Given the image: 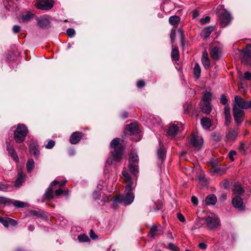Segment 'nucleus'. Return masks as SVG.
<instances>
[{
	"instance_id": "obj_34",
	"label": "nucleus",
	"mask_w": 251,
	"mask_h": 251,
	"mask_svg": "<svg viewBox=\"0 0 251 251\" xmlns=\"http://www.w3.org/2000/svg\"><path fill=\"white\" fill-rule=\"evenodd\" d=\"M34 167V162L33 159H29L26 163V169L27 172H31Z\"/></svg>"
},
{
	"instance_id": "obj_58",
	"label": "nucleus",
	"mask_w": 251,
	"mask_h": 251,
	"mask_svg": "<svg viewBox=\"0 0 251 251\" xmlns=\"http://www.w3.org/2000/svg\"><path fill=\"white\" fill-rule=\"evenodd\" d=\"M177 218L181 222H184L185 221V219L184 218V217L183 216V215L182 214H181V213H178L177 214Z\"/></svg>"
},
{
	"instance_id": "obj_49",
	"label": "nucleus",
	"mask_w": 251,
	"mask_h": 251,
	"mask_svg": "<svg viewBox=\"0 0 251 251\" xmlns=\"http://www.w3.org/2000/svg\"><path fill=\"white\" fill-rule=\"evenodd\" d=\"M176 38V31L175 30H172L170 34V38L171 40V42L172 43V47H173V42L175 40Z\"/></svg>"
},
{
	"instance_id": "obj_64",
	"label": "nucleus",
	"mask_w": 251,
	"mask_h": 251,
	"mask_svg": "<svg viewBox=\"0 0 251 251\" xmlns=\"http://www.w3.org/2000/svg\"><path fill=\"white\" fill-rule=\"evenodd\" d=\"M90 236L91 238L93 239H96L98 237L97 235L95 233V232L92 230H91L90 231Z\"/></svg>"
},
{
	"instance_id": "obj_33",
	"label": "nucleus",
	"mask_w": 251,
	"mask_h": 251,
	"mask_svg": "<svg viewBox=\"0 0 251 251\" xmlns=\"http://www.w3.org/2000/svg\"><path fill=\"white\" fill-rule=\"evenodd\" d=\"M207 53H206V55H203L202 58H201V62L202 63L204 66V67L206 69H208L209 68L210 66V61L209 59L208 58Z\"/></svg>"
},
{
	"instance_id": "obj_52",
	"label": "nucleus",
	"mask_w": 251,
	"mask_h": 251,
	"mask_svg": "<svg viewBox=\"0 0 251 251\" xmlns=\"http://www.w3.org/2000/svg\"><path fill=\"white\" fill-rule=\"evenodd\" d=\"M210 18L209 16H206L204 18H202L201 19V23L202 24H205L208 23L210 21Z\"/></svg>"
},
{
	"instance_id": "obj_27",
	"label": "nucleus",
	"mask_w": 251,
	"mask_h": 251,
	"mask_svg": "<svg viewBox=\"0 0 251 251\" xmlns=\"http://www.w3.org/2000/svg\"><path fill=\"white\" fill-rule=\"evenodd\" d=\"M29 150L30 153L33 154L35 156H37L39 154L40 151L38 149V146L35 143L30 145Z\"/></svg>"
},
{
	"instance_id": "obj_23",
	"label": "nucleus",
	"mask_w": 251,
	"mask_h": 251,
	"mask_svg": "<svg viewBox=\"0 0 251 251\" xmlns=\"http://www.w3.org/2000/svg\"><path fill=\"white\" fill-rule=\"evenodd\" d=\"M221 49L219 47H214L210 51V54L211 57L213 59H218L220 57V53H221Z\"/></svg>"
},
{
	"instance_id": "obj_39",
	"label": "nucleus",
	"mask_w": 251,
	"mask_h": 251,
	"mask_svg": "<svg viewBox=\"0 0 251 251\" xmlns=\"http://www.w3.org/2000/svg\"><path fill=\"white\" fill-rule=\"evenodd\" d=\"M9 154L15 160L18 159V155L14 148L8 151Z\"/></svg>"
},
{
	"instance_id": "obj_59",
	"label": "nucleus",
	"mask_w": 251,
	"mask_h": 251,
	"mask_svg": "<svg viewBox=\"0 0 251 251\" xmlns=\"http://www.w3.org/2000/svg\"><path fill=\"white\" fill-rule=\"evenodd\" d=\"M191 201L194 205H197L198 203V200L195 196H192L191 198Z\"/></svg>"
},
{
	"instance_id": "obj_8",
	"label": "nucleus",
	"mask_w": 251,
	"mask_h": 251,
	"mask_svg": "<svg viewBox=\"0 0 251 251\" xmlns=\"http://www.w3.org/2000/svg\"><path fill=\"white\" fill-rule=\"evenodd\" d=\"M234 105H236L241 109H249L251 107V100H246L239 96H235L234 97Z\"/></svg>"
},
{
	"instance_id": "obj_24",
	"label": "nucleus",
	"mask_w": 251,
	"mask_h": 251,
	"mask_svg": "<svg viewBox=\"0 0 251 251\" xmlns=\"http://www.w3.org/2000/svg\"><path fill=\"white\" fill-rule=\"evenodd\" d=\"M209 172L216 173L220 175H223L225 171L224 168L221 166H213L209 171Z\"/></svg>"
},
{
	"instance_id": "obj_22",
	"label": "nucleus",
	"mask_w": 251,
	"mask_h": 251,
	"mask_svg": "<svg viewBox=\"0 0 251 251\" xmlns=\"http://www.w3.org/2000/svg\"><path fill=\"white\" fill-rule=\"evenodd\" d=\"M232 190L236 196H241L244 192V190L242 186L237 183H235Z\"/></svg>"
},
{
	"instance_id": "obj_29",
	"label": "nucleus",
	"mask_w": 251,
	"mask_h": 251,
	"mask_svg": "<svg viewBox=\"0 0 251 251\" xmlns=\"http://www.w3.org/2000/svg\"><path fill=\"white\" fill-rule=\"evenodd\" d=\"M33 17V14L30 12H27L25 14L21 16V20L23 22H27L32 19Z\"/></svg>"
},
{
	"instance_id": "obj_55",
	"label": "nucleus",
	"mask_w": 251,
	"mask_h": 251,
	"mask_svg": "<svg viewBox=\"0 0 251 251\" xmlns=\"http://www.w3.org/2000/svg\"><path fill=\"white\" fill-rule=\"evenodd\" d=\"M8 225H11L13 226H15L17 224V222L16 221H15L13 219H12L11 218H8Z\"/></svg>"
},
{
	"instance_id": "obj_11",
	"label": "nucleus",
	"mask_w": 251,
	"mask_h": 251,
	"mask_svg": "<svg viewBox=\"0 0 251 251\" xmlns=\"http://www.w3.org/2000/svg\"><path fill=\"white\" fill-rule=\"evenodd\" d=\"M36 6L39 9L48 10L52 7L53 1L51 0H39Z\"/></svg>"
},
{
	"instance_id": "obj_25",
	"label": "nucleus",
	"mask_w": 251,
	"mask_h": 251,
	"mask_svg": "<svg viewBox=\"0 0 251 251\" xmlns=\"http://www.w3.org/2000/svg\"><path fill=\"white\" fill-rule=\"evenodd\" d=\"M201 125L204 129H208L212 126L211 120L208 118H203L201 120Z\"/></svg>"
},
{
	"instance_id": "obj_50",
	"label": "nucleus",
	"mask_w": 251,
	"mask_h": 251,
	"mask_svg": "<svg viewBox=\"0 0 251 251\" xmlns=\"http://www.w3.org/2000/svg\"><path fill=\"white\" fill-rule=\"evenodd\" d=\"M212 137L213 140L216 141H220L221 140V136L219 134L216 133H212Z\"/></svg>"
},
{
	"instance_id": "obj_5",
	"label": "nucleus",
	"mask_w": 251,
	"mask_h": 251,
	"mask_svg": "<svg viewBox=\"0 0 251 251\" xmlns=\"http://www.w3.org/2000/svg\"><path fill=\"white\" fill-rule=\"evenodd\" d=\"M138 156L137 153L131 151L129 158V169L132 174L136 175L138 173Z\"/></svg>"
},
{
	"instance_id": "obj_38",
	"label": "nucleus",
	"mask_w": 251,
	"mask_h": 251,
	"mask_svg": "<svg viewBox=\"0 0 251 251\" xmlns=\"http://www.w3.org/2000/svg\"><path fill=\"white\" fill-rule=\"evenodd\" d=\"M78 240L81 242H86L88 241V237L85 234H80L78 236Z\"/></svg>"
},
{
	"instance_id": "obj_15",
	"label": "nucleus",
	"mask_w": 251,
	"mask_h": 251,
	"mask_svg": "<svg viewBox=\"0 0 251 251\" xmlns=\"http://www.w3.org/2000/svg\"><path fill=\"white\" fill-rule=\"evenodd\" d=\"M232 202L233 206L240 209H243L244 206L243 205V201L242 199L240 196H235L232 200Z\"/></svg>"
},
{
	"instance_id": "obj_3",
	"label": "nucleus",
	"mask_w": 251,
	"mask_h": 251,
	"mask_svg": "<svg viewBox=\"0 0 251 251\" xmlns=\"http://www.w3.org/2000/svg\"><path fill=\"white\" fill-rule=\"evenodd\" d=\"M28 133V129L25 125L19 124L14 133V139L17 143L24 142Z\"/></svg>"
},
{
	"instance_id": "obj_47",
	"label": "nucleus",
	"mask_w": 251,
	"mask_h": 251,
	"mask_svg": "<svg viewBox=\"0 0 251 251\" xmlns=\"http://www.w3.org/2000/svg\"><path fill=\"white\" fill-rule=\"evenodd\" d=\"M236 151H230L228 154L229 158L231 161L234 160L233 156L236 154Z\"/></svg>"
},
{
	"instance_id": "obj_48",
	"label": "nucleus",
	"mask_w": 251,
	"mask_h": 251,
	"mask_svg": "<svg viewBox=\"0 0 251 251\" xmlns=\"http://www.w3.org/2000/svg\"><path fill=\"white\" fill-rule=\"evenodd\" d=\"M225 116H230V107L228 105H226L224 107Z\"/></svg>"
},
{
	"instance_id": "obj_56",
	"label": "nucleus",
	"mask_w": 251,
	"mask_h": 251,
	"mask_svg": "<svg viewBox=\"0 0 251 251\" xmlns=\"http://www.w3.org/2000/svg\"><path fill=\"white\" fill-rule=\"evenodd\" d=\"M231 116H225V125L226 126H228L230 124Z\"/></svg>"
},
{
	"instance_id": "obj_17",
	"label": "nucleus",
	"mask_w": 251,
	"mask_h": 251,
	"mask_svg": "<svg viewBox=\"0 0 251 251\" xmlns=\"http://www.w3.org/2000/svg\"><path fill=\"white\" fill-rule=\"evenodd\" d=\"M82 136V133L76 131L74 132L70 138V141L72 144H76L80 141Z\"/></svg>"
},
{
	"instance_id": "obj_53",
	"label": "nucleus",
	"mask_w": 251,
	"mask_h": 251,
	"mask_svg": "<svg viewBox=\"0 0 251 251\" xmlns=\"http://www.w3.org/2000/svg\"><path fill=\"white\" fill-rule=\"evenodd\" d=\"M30 214L32 216H36V217H40L41 216V214L39 213V212L36 210H32L30 212Z\"/></svg>"
},
{
	"instance_id": "obj_28",
	"label": "nucleus",
	"mask_w": 251,
	"mask_h": 251,
	"mask_svg": "<svg viewBox=\"0 0 251 251\" xmlns=\"http://www.w3.org/2000/svg\"><path fill=\"white\" fill-rule=\"evenodd\" d=\"M52 185H50L47 189V191L44 194L43 197L44 200L45 199H51L53 198V189L51 187Z\"/></svg>"
},
{
	"instance_id": "obj_46",
	"label": "nucleus",
	"mask_w": 251,
	"mask_h": 251,
	"mask_svg": "<svg viewBox=\"0 0 251 251\" xmlns=\"http://www.w3.org/2000/svg\"><path fill=\"white\" fill-rule=\"evenodd\" d=\"M93 198L95 199V200H99L100 199L101 195L100 194V191H96L93 193Z\"/></svg>"
},
{
	"instance_id": "obj_4",
	"label": "nucleus",
	"mask_w": 251,
	"mask_h": 251,
	"mask_svg": "<svg viewBox=\"0 0 251 251\" xmlns=\"http://www.w3.org/2000/svg\"><path fill=\"white\" fill-rule=\"evenodd\" d=\"M204 221L207 228L210 230L218 228L221 226L220 219L217 215L208 216Z\"/></svg>"
},
{
	"instance_id": "obj_12",
	"label": "nucleus",
	"mask_w": 251,
	"mask_h": 251,
	"mask_svg": "<svg viewBox=\"0 0 251 251\" xmlns=\"http://www.w3.org/2000/svg\"><path fill=\"white\" fill-rule=\"evenodd\" d=\"M158 164H161L166 158V151L163 144L159 141V148L157 150Z\"/></svg>"
},
{
	"instance_id": "obj_41",
	"label": "nucleus",
	"mask_w": 251,
	"mask_h": 251,
	"mask_svg": "<svg viewBox=\"0 0 251 251\" xmlns=\"http://www.w3.org/2000/svg\"><path fill=\"white\" fill-rule=\"evenodd\" d=\"M122 174L123 176L127 179L126 184H127L129 182H132L131 181V177L129 174L126 171H123L122 172Z\"/></svg>"
},
{
	"instance_id": "obj_54",
	"label": "nucleus",
	"mask_w": 251,
	"mask_h": 251,
	"mask_svg": "<svg viewBox=\"0 0 251 251\" xmlns=\"http://www.w3.org/2000/svg\"><path fill=\"white\" fill-rule=\"evenodd\" d=\"M168 248L170 250H172L173 251H177V248L175 246V245L174 244L172 243H170L168 244Z\"/></svg>"
},
{
	"instance_id": "obj_19",
	"label": "nucleus",
	"mask_w": 251,
	"mask_h": 251,
	"mask_svg": "<svg viewBox=\"0 0 251 251\" xmlns=\"http://www.w3.org/2000/svg\"><path fill=\"white\" fill-rule=\"evenodd\" d=\"M214 26H209L204 28L201 32V35L204 39L208 37L214 30Z\"/></svg>"
},
{
	"instance_id": "obj_37",
	"label": "nucleus",
	"mask_w": 251,
	"mask_h": 251,
	"mask_svg": "<svg viewBox=\"0 0 251 251\" xmlns=\"http://www.w3.org/2000/svg\"><path fill=\"white\" fill-rule=\"evenodd\" d=\"M12 203L15 207L18 208H23L25 206V203L24 202L19 201H14Z\"/></svg>"
},
{
	"instance_id": "obj_31",
	"label": "nucleus",
	"mask_w": 251,
	"mask_h": 251,
	"mask_svg": "<svg viewBox=\"0 0 251 251\" xmlns=\"http://www.w3.org/2000/svg\"><path fill=\"white\" fill-rule=\"evenodd\" d=\"M179 51L178 48L175 47L172 49L171 52V57L173 60L175 61L178 60L179 57Z\"/></svg>"
},
{
	"instance_id": "obj_60",
	"label": "nucleus",
	"mask_w": 251,
	"mask_h": 251,
	"mask_svg": "<svg viewBox=\"0 0 251 251\" xmlns=\"http://www.w3.org/2000/svg\"><path fill=\"white\" fill-rule=\"evenodd\" d=\"M145 85V82L143 80H140L137 82V86L138 88H142V87H144Z\"/></svg>"
},
{
	"instance_id": "obj_1",
	"label": "nucleus",
	"mask_w": 251,
	"mask_h": 251,
	"mask_svg": "<svg viewBox=\"0 0 251 251\" xmlns=\"http://www.w3.org/2000/svg\"><path fill=\"white\" fill-rule=\"evenodd\" d=\"M132 182H129L126 184L125 188V195L119 196L116 198V201L123 203L125 205L131 204L134 200V195L133 193Z\"/></svg>"
},
{
	"instance_id": "obj_32",
	"label": "nucleus",
	"mask_w": 251,
	"mask_h": 251,
	"mask_svg": "<svg viewBox=\"0 0 251 251\" xmlns=\"http://www.w3.org/2000/svg\"><path fill=\"white\" fill-rule=\"evenodd\" d=\"M170 24L173 25H177L180 21V18L177 16H173L169 18Z\"/></svg>"
},
{
	"instance_id": "obj_42",
	"label": "nucleus",
	"mask_w": 251,
	"mask_h": 251,
	"mask_svg": "<svg viewBox=\"0 0 251 251\" xmlns=\"http://www.w3.org/2000/svg\"><path fill=\"white\" fill-rule=\"evenodd\" d=\"M10 200L4 197H0V204H10Z\"/></svg>"
},
{
	"instance_id": "obj_2",
	"label": "nucleus",
	"mask_w": 251,
	"mask_h": 251,
	"mask_svg": "<svg viewBox=\"0 0 251 251\" xmlns=\"http://www.w3.org/2000/svg\"><path fill=\"white\" fill-rule=\"evenodd\" d=\"M120 139L114 138L110 143V148L114 149L112 152L113 160L119 162L122 159L124 148L122 145H119Z\"/></svg>"
},
{
	"instance_id": "obj_21",
	"label": "nucleus",
	"mask_w": 251,
	"mask_h": 251,
	"mask_svg": "<svg viewBox=\"0 0 251 251\" xmlns=\"http://www.w3.org/2000/svg\"><path fill=\"white\" fill-rule=\"evenodd\" d=\"M25 175L22 172H19L17 175V177L15 181V186L19 187L21 186L24 181Z\"/></svg>"
},
{
	"instance_id": "obj_51",
	"label": "nucleus",
	"mask_w": 251,
	"mask_h": 251,
	"mask_svg": "<svg viewBox=\"0 0 251 251\" xmlns=\"http://www.w3.org/2000/svg\"><path fill=\"white\" fill-rule=\"evenodd\" d=\"M227 102V99L226 98V97L223 94L221 95V99H220V102L223 104H226Z\"/></svg>"
},
{
	"instance_id": "obj_35",
	"label": "nucleus",
	"mask_w": 251,
	"mask_h": 251,
	"mask_svg": "<svg viewBox=\"0 0 251 251\" xmlns=\"http://www.w3.org/2000/svg\"><path fill=\"white\" fill-rule=\"evenodd\" d=\"M212 94L211 93L208 92H205L203 93L202 99L201 101L204 102H209V100H211Z\"/></svg>"
},
{
	"instance_id": "obj_63",
	"label": "nucleus",
	"mask_w": 251,
	"mask_h": 251,
	"mask_svg": "<svg viewBox=\"0 0 251 251\" xmlns=\"http://www.w3.org/2000/svg\"><path fill=\"white\" fill-rule=\"evenodd\" d=\"M199 248L202 250H205L207 249V246L205 243H201L199 244Z\"/></svg>"
},
{
	"instance_id": "obj_43",
	"label": "nucleus",
	"mask_w": 251,
	"mask_h": 251,
	"mask_svg": "<svg viewBox=\"0 0 251 251\" xmlns=\"http://www.w3.org/2000/svg\"><path fill=\"white\" fill-rule=\"evenodd\" d=\"M54 145H55V142L52 140H50L45 145V147L46 149H51L54 146Z\"/></svg>"
},
{
	"instance_id": "obj_10",
	"label": "nucleus",
	"mask_w": 251,
	"mask_h": 251,
	"mask_svg": "<svg viewBox=\"0 0 251 251\" xmlns=\"http://www.w3.org/2000/svg\"><path fill=\"white\" fill-rule=\"evenodd\" d=\"M242 61L247 65L251 64V45L248 44L242 50Z\"/></svg>"
},
{
	"instance_id": "obj_45",
	"label": "nucleus",
	"mask_w": 251,
	"mask_h": 251,
	"mask_svg": "<svg viewBox=\"0 0 251 251\" xmlns=\"http://www.w3.org/2000/svg\"><path fill=\"white\" fill-rule=\"evenodd\" d=\"M67 182V180L63 181L62 182H59L57 180H54L51 183V185H56L57 184H59L60 186L62 187L64 186Z\"/></svg>"
},
{
	"instance_id": "obj_6",
	"label": "nucleus",
	"mask_w": 251,
	"mask_h": 251,
	"mask_svg": "<svg viewBox=\"0 0 251 251\" xmlns=\"http://www.w3.org/2000/svg\"><path fill=\"white\" fill-rule=\"evenodd\" d=\"M222 8V6L219 7V11L217 13L220 17L222 25L223 26H226L231 21V15L226 10Z\"/></svg>"
},
{
	"instance_id": "obj_13",
	"label": "nucleus",
	"mask_w": 251,
	"mask_h": 251,
	"mask_svg": "<svg viewBox=\"0 0 251 251\" xmlns=\"http://www.w3.org/2000/svg\"><path fill=\"white\" fill-rule=\"evenodd\" d=\"M190 142L193 147L199 149L202 145L203 140L201 136L193 134Z\"/></svg>"
},
{
	"instance_id": "obj_20",
	"label": "nucleus",
	"mask_w": 251,
	"mask_h": 251,
	"mask_svg": "<svg viewBox=\"0 0 251 251\" xmlns=\"http://www.w3.org/2000/svg\"><path fill=\"white\" fill-rule=\"evenodd\" d=\"M238 131L236 130H230L226 135V139L228 142H232L235 140Z\"/></svg>"
},
{
	"instance_id": "obj_40",
	"label": "nucleus",
	"mask_w": 251,
	"mask_h": 251,
	"mask_svg": "<svg viewBox=\"0 0 251 251\" xmlns=\"http://www.w3.org/2000/svg\"><path fill=\"white\" fill-rule=\"evenodd\" d=\"M8 218H2L0 217V222L6 227L8 226Z\"/></svg>"
},
{
	"instance_id": "obj_62",
	"label": "nucleus",
	"mask_w": 251,
	"mask_h": 251,
	"mask_svg": "<svg viewBox=\"0 0 251 251\" xmlns=\"http://www.w3.org/2000/svg\"><path fill=\"white\" fill-rule=\"evenodd\" d=\"M239 150L240 152H244L245 151V145L243 143H241L239 147Z\"/></svg>"
},
{
	"instance_id": "obj_7",
	"label": "nucleus",
	"mask_w": 251,
	"mask_h": 251,
	"mask_svg": "<svg viewBox=\"0 0 251 251\" xmlns=\"http://www.w3.org/2000/svg\"><path fill=\"white\" fill-rule=\"evenodd\" d=\"M182 129V124L178 122H175L174 123L170 124L167 133L169 136L173 137Z\"/></svg>"
},
{
	"instance_id": "obj_36",
	"label": "nucleus",
	"mask_w": 251,
	"mask_h": 251,
	"mask_svg": "<svg viewBox=\"0 0 251 251\" xmlns=\"http://www.w3.org/2000/svg\"><path fill=\"white\" fill-rule=\"evenodd\" d=\"M157 231V227L154 226H152L149 232V236L151 238H154L155 236V232Z\"/></svg>"
},
{
	"instance_id": "obj_30",
	"label": "nucleus",
	"mask_w": 251,
	"mask_h": 251,
	"mask_svg": "<svg viewBox=\"0 0 251 251\" xmlns=\"http://www.w3.org/2000/svg\"><path fill=\"white\" fill-rule=\"evenodd\" d=\"M201 74V69L198 63H196L194 68V75L196 78H199Z\"/></svg>"
},
{
	"instance_id": "obj_61",
	"label": "nucleus",
	"mask_w": 251,
	"mask_h": 251,
	"mask_svg": "<svg viewBox=\"0 0 251 251\" xmlns=\"http://www.w3.org/2000/svg\"><path fill=\"white\" fill-rule=\"evenodd\" d=\"M21 27L19 25H15L13 27V31L15 33H18L20 30Z\"/></svg>"
},
{
	"instance_id": "obj_14",
	"label": "nucleus",
	"mask_w": 251,
	"mask_h": 251,
	"mask_svg": "<svg viewBox=\"0 0 251 251\" xmlns=\"http://www.w3.org/2000/svg\"><path fill=\"white\" fill-rule=\"evenodd\" d=\"M37 25L40 28L45 29L50 27V22L47 17L37 18Z\"/></svg>"
},
{
	"instance_id": "obj_26",
	"label": "nucleus",
	"mask_w": 251,
	"mask_h": 251,
	"mask_svg": "<svg viewBox=\"0 0 251 251\" xmlns=\"http://www.w3.org/2000/svg\"><path fill=\"white\" fill-rule=\"evenodd\" d=\"M205 201L207 205H214L217 201V198L214 195H209L206 197Z\"/></svg>"
},
{
	"instance_id": "obj_16",
	"label": "nucleus",
	"mask_w": 251,
	"mask_h": 251,
	"mask_svg": "<svg viewBox=\"0 0 251 251\" xmlns=\"http://www.w3.org/2000/svg\"><path fill=\"white\" fill-rule=\"evenodd\" d=\"M126 130L130 134L138 133L139 131L138 125L136 123H132L126 126Z\"/></svg>"
},
{
	"instance_id": "obj_57",
	"label": "nucleus",
	"mask_w": 251,
	"mask_h": 251,
	"mask_svg": "<svg viewBox=\"0 0 251 251\" xmlns=\"http://www.w3.org/2000/svg\"><path fill=\"white\" fill-rule=\"evenodd\" d=\"M244 78L246 80L251 79V73L249 72H246L244 74Z\"/></svg>"
},
{
	"instance_id": "obj_9",
	"label": "nucleus",
	"mask_w": 251,
	"mask_h": 251,
	"mask_svg": "<svg viewBox=\"0 0 251 251\" xmlns=\"http://www.w3.org/2000/svg\"><path fill=\"white\" fill-rule=\"evenodd\" d=\"M232 110L235 122L239 126L241 125L243 121V117L244 115V111L238 107L236 105H233Z\"/></svg>"
},
{
	"instance_id": "obj_18",
	"label": "nucleus",
	"mask_w": 251,
	"mask_h": 251,
	"mask_svg": "<svg viewBox=\"0 0 251 251\" xmlns=\"http://www.w3.org/2000/svg\"><path fill=\"white\" fill-rule=\"evenodd\" d=\"M200 106L202 111L205 114H208L211 112L212 108L209 102L201 101Z\"/></svg>"
},
{
	"instance_id": "obj_44",
	"label": "nucleus",
	"mask_w": 251,
	"mask_h": 251,
	"mask_svg": "<svg viewBox=\"0 0 251 251\" xmlns=\"http://www.w3.org/2000/svg\"><path fill=\"white\" fill-rule=\"evenodd\" d=\"M75 33V30L72 28H70L67 30V34L70 37H73Z\"/></svg>"
}]
</instances>
